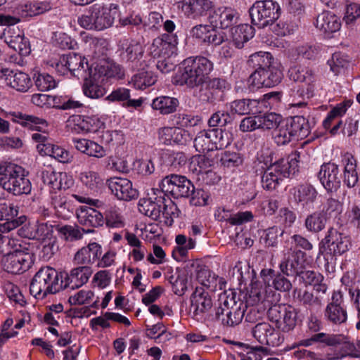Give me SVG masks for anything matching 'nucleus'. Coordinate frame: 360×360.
<instances>
[{"instance_id":"1","label":"nucleus","mask_w":360,"mask_h":360,"mask_svg":"<svg viewBox=\"0 0 360 360\" xmlns=\"http://www.w3.org/2000/svg\"><path fill=\"white\" fill-rule=\"evenodd\" d=\"M117 4L96 2L86 8V13L78 18V24L89 30L102 31L112 27L117 16Z\"/></svg>"},{"instance_id":"2","label":"nucleus","mask_w":360,"mask_h":360,"mask_svg":"<svg viewBox=\"0 0 360 360\" xmlns=\"http://www.w3.org/2000/svg\"><path fill=\"white\" fill-rule=\"evenodd\" d=\"M213 70V63L206 57H188L180 64L176 74V83L189 87L203 84Z\"/></svg>"},{"instance_id":"3","label":"nucleus","mask_w":360,"mask_h":360,"mask_svg":"<svg viewBox=\"0 0 360 360\" xmlns=\"http://www.w3.org/2000/svg\"><path fill=\"white\" fill-rule=\"evenodd\" d=\"M0 186L14 195L28 194L32 186L26 178L25 169L19 165L10 162H0Z\"/></svg>"},{"instance_id":"4","label":"nucleus","mask_w":360,"mask_h":360,"mask_svg":"<svg viewBox=\"0 0 360 360\" xmlns=\"http://www.w3.org/2000/svg\"><path fill=\"white\" fill-rule=\"evenodd\" d=\"M310 133L308 120L303 116H295L282 120L272 132V139L278 146H285L294 139H304Z\"/></svg>"},{"instance_id":"5","label":"nucleus","mask_w":360,"mask_h":360,"mask_svg":"<svg viewBox=\"0 0 360 360\" xmlns=\"http://www.w3.org/2000/svg\"><path fill=\"white\" fill-rule=\"evenodd\" d=\"M63 290L62 280L59 281L58 272L53 268L41 267L34 276L30 291L36 298H44L49 294H55Z\"/></svg>"},{"instance_id":"6","label":"nucleus","mask_w":360,"mask_h":360,"mask_svg":"<svg viewBox=\"0 0 360 360\" xmlns=\"http://www.w3.org/2000/svg\"><path fill=\"white\" fill-rule=\"evenodd\" d=\"M116 68L115 66L110 68L107 65H97L92 73V70L88 72V76L82 77L84 79V84L82 86V91L84 94L92 99H98L103 97L106 94V89L103 86L102 83L105 78H110L115 77V74L112 68Z\"/></svg>"},{"instance_id":"7","label":"nucleus","mask_w":360,"mask_h":360,"mask_svg":"<svg viewBox=\"0 0 360 360\" xmlns=\"http://www.w3.org/2000/svg\"><path fill=\"white\" fill-rule=\"evenodd\" d=\"M273 155L274 153L271 152L266 160H262L261 156L255 162L256 166L263 162L260 169L261 174L264 170L262 176V186L267 191L275 190L283 178L289 176L286 173L285 166L280 165L276 160L273 162Z\"/></svg>"},{"instance_id":"8","label":"nucleus","mask_w":360,"mask_h":360,"mask_svg":"<svg viewBox=\"0 0 360 360\" xmlns=\"http://www.w3.org/2000/svg\"><path fill=\"white\" fill-rule=\"evenodd\" d=\"M60 75H71L77 78L88 76L91 70L84 57L75 53L60 56L59 59L51 65Z\"/></svg>"},{"instance_id":"9","label":"nucleus","mask_w":360,"mask_h":360,"mask_svg":"<svg viewBox=\"0 0 360 360\" xmlns=\"http://www.w3.org/2000/svg\"><path fill=\"white\" fill-rule=\"evenodd\" d=\"M280 5L273 0L256 1L250 8L252 22L259 28L272 25L281 15Z\"/></svg>"},{"instance_id":"10","label":"nucleus","mask_w":360,"mask_h":360,"mask_svg":"<svg viewBox=\"0 0 360 360\" xmlns=\"http://www.w3.org/2000/svg\"><path fill=\"white\" fill-rule=\"evenodd\" d=\"M267 316L269 321L283 332L291 331L297 324V310L289 304H274L269 308Z\"/></svg>"},{"instance_id":"11","label":"nucleus","mask_w":360,"mask_h":360,"mask_svg":"<svg viewBox=\"0 0 360 360\" xmlns=\"http://www.w3.org/2000/svg\"><path fill=\"white\" fill-rule=\"evenodd\" d=\"M306 253L292 247L285 246L282 251L279 269L288 276H300L306 269Z\"/></svg>"},{"instance_id":"12","label":"nucleus","mask_w":360,"mask_h":360,"mask_svg":"<svg viewBox=\"0 0 360 360\" xmlns=\"http://www.w3.org/2000/svg\"><path fill=\"white\" fill-rule=\"evenodd\" d=\"M8 115L11 117V120L13 122H18L22 126L28 127L32 130H36L41 132H36L32 134V139L34 142L37 143V144L46 143V141L49 139L47 136V128L49 124L46 120L19 112H11L7 114V117Z\"/></svg>"},{"instance_id":"13","label":"nucleus","mask_w":360,"mask_h":360,"mask_svg":"<svg viewBox=\"0 0 360 360\" xmlns=\"http://www.w3.org/2000/svg\"><path fill=\"white\" fill-rule=\"evenodd\" d=\"M277 294L269 285L264 284L262 281H252L248 297L246 298V305L253 307L261 303L264 307H270L278 300Z\"/></svg>"},{"instance_id":"14","label":"nucleus","mask_w":360,"mask_h":360,"mask_svg":"<svg viewBox=\"0 0 360 360\" xmlns=\"http://www.w3.org/2000/svg\"><path fill=\"white\" fill-rule=\"evenodd\" d=\"M162 192L169 193L174 198H187L193 191V184L186 176L170 174L162 179L160 184Z\"/></svg>"},{"instance_id":"15","label":"nucleus","mask_w":360,"mask_h":360,"mask_svg":"<svg viewBox=\"0 0 360 360\" xmlns=\"http://www.w3.org/2000/svg\"><path fill=\"white\" fill-rule=\"evenodd\" d=\"M281 71L271 65L264 68L256 69L250 76L248 83L252 89L272 87L282 79Z\"/></svg>"},{"instance_id":"16","label":"nucleus","mask_w":360,"mask_h":360,"mask_svg":"<svg viewBox=\"0 0 360 360\" xmlns=\"http://www.w3.org/2000/svg\"><path fill=\"white\" fill-rule=\"evenodd\" d=\"M343 304V294L340 290L334 291L330 302L325 309V319L335 324L345 323L347 319V313Z\"/></svg>"},{"instance_id":"17","label":"nucleus","mask_w":360,"mask_h":360,"mask_svg":"<svg viewBox=\"0 0 360 360\" xmlns=\"http://www.w3.org/2000/svg\"><path fill=\"white\" fill-rule=\"evenodd\" d=\"M30 255L22 250H15L1 260L3 269L8 273L18 274L25 271L30 266Z\"/></svg>"},{"instance_id":"18","label":"nucleus","mask_w":360,"mask_h":360,"mask_svg":"<svg viewBox=\"0 0 360 360\" xmlns=\"http://www.w3.org/2000/svg\"><path fill=\"white\" fill-rule=\"evenodd\" d=\"M18 214V207L11 202L0 203V220H5L6 222L0 224V231L2 233L10 232L11 231L22 225L27 218L22 215L15 219Z\"/></svg>"},{"instance_id":"19","label":"nucleus","mask_w":360,"mask_h":360,"mask_svg":"<svg viewBox=\"0 0 360 360\" xmlns=\"http://www.w3.org/2000/svg\"><path fill=\"white\" fill-rule=\"evenodd\" d=\"M318 178L328 192L336 191L341 184L338 165L333 162L323 164L318 173Z\"/></svg>"},{"instance_id":"20","label":"nucleus","mask_w":360,"mask_h":360,"mask_svg":"<svg viewBox=\"0 0 360 360\" xmlns=\"http://www.w3.org/2000/svg\"><path fill=\"white\" fill-rule=\"evenodd\" d=\"M176 36L164 34L155 38L150 46V53L154 58H169L176 51Z\"/></svg>"},{"instance_id":"21","label":"nucleus","mask_w":360,"mask_h":360,"mask_svg":"<svg viewBox=\"0 0 360 360\" xmlns=\"http://www.w3.org/2000/svg\"><path fill=\"white\" fill-rule=\"evenodd\" d=\"M324 241L328 253L334 256L346 252L351 245L349 236L333 228L328 231Z\"/></svg>"},{"instance_id":"22","label":"nucleus","mask_w":360,"mask_h":360,"mask_svg":"<svg viewBox=\"0 0 360 360\" xmlns=\"http://www.w3.org/2000/svg\"><path fill=\"white\" fill-rule=\"evenodd\" d=\"M252 333L254 338L262 345L276 347L282 342L279 333L266 322L255 325Z\"/></svg>"},{"instance_id":"23","label":"nucleus","mask_w":360,"mask_h":360,"mask_svg":"<svg viewBox=\"0 0 360 360\" xmlns=\"http://www.w3.org/2000/svg\"><path fill=\"white\" fill-rule=\"evenodd\" d=\"M2 79L6 84L12 89L20 91L27 92L32 86V79L29 75L21 71H14L8 68H4Z\"/></svg>"},{"instance_id":"24","label":"nucleus","mask_w":360,"mask_h":360,"mask_svg":"<svg viewBox=\"0 0 360 360\" xmlns=\"http://www.w3.org/2000/svg\"><path fill=\"white\" fill-rule=\"evenodd\" d=\"M238 18L236 10L231 7H220L210 15L209 20L213 27L226 29L237 23Z\"/></svg>"},{"instance_id":"25","label":"nucleus","mask_w":360,"mask_h":360,"mask_svg":"<svg viewBox=\"0 0 360 360\" xmlns=\"http://www.w3.org/2000/svg\"><path fill=\"white\" fill-rule=\"evenodd\" d=\"M159 140L165 145H186L191 140L188 131L181 127H163L158 131Z\"/></svg>"},{"instance_id":"26","label":"nucleus","mask_w":360,"mask_h":360,"mask_svg":"<svg viewBox=\"0 0 360 360\" xmlns=\"http://www.w3.org/2000/svg\"><path fill=\"white\" fill-rule=\"evenodd\" d=\"M91 274V268L89 266L73 268L69 274H66L64 280L62 279L63 289L74 290L82 287L88 282Z\"/></svg>"},{"instance_id":"27","label":"nucleus","mask_w":360,"mask_h":360,"mask_svg":"<svg viewBox=\"0 0 360 360\" xmlns=\"http://www.w3.org/2000/svg\"><path fill=\"white\" fill-rule=\"evenodd\" d=\"M107 185L119 200L129 201L135 196L132 182L127 179L112 177L107 180Z\"/></svg>"},{"instance_id":"28","label":"nucleus","mask_w":360,"mask_h":360,"mask_svg":"<svg viewBox=\"0 0 360 360\" xmlns=\"http://www.w3.org/2000/svg\"><path fill=\"white\" fill-rule=\"evenodd\" d=\"M177 4L185 15L191 18L206 15L213 6L210 0H179Z\"/></svg>"},{"instance_id":"29","label":"nucleus","mask_w":360,"mask_h":360,"mask_svg":"<svg viewBox=\"0 0 360 360\" xmlns=\"http://www.w3.org/2000/svg\"><path fill=\"white\" fill-rule=\"evenodd\" d=\"M294 201L305 209L313 208V204L316 201L318 192L311 184H302L294 187L291 190Z\"/></svg>"},{"instance_id":"30","label":"nucleus","mask_w":360,"mask_h":360,"mask_svg":"<svg viewBox=\"0 0 360 360\" xmlns=\"http://www.w3.org/2000/svg\"><path fill=\"white\" fill-rule=\"evenodd\" d=\"M79 224L87 228H96L103 225L104 216L101 211L88 206H80L76 211Z\"/></svg>"},{"instance_id":"31","label":"nucleus","mask_w":360,"mask_h":360,"mask_svg":"<svg viewBox=\"0 0 360 360\" xmlns=\"http://www.w3.org/2000/svg\"><path fill=\"white\" fill-rule=\"evenodd\" d=\"M315 26L326 37H330L332 34L340 30L341 20L334 13L329 11H323L318 15Z\"/></svg>"},{"instance_id":"32","label":"nucleus","mask_w":360,"mask_h":360,"mask_svg":"<svg viewBox=\"0 0 360 360\" xmlns=\"http://www.w3.org/2000/svg\"><path fill=\"white\" fill-rule=\"evenodd\" d=\"M264 284L269 285L272 288L281 292H287L292 288L290 281L280 273H276L272 269H263L259 274Z\"/></svg>"},{"instance_id":"33","label":"nucleus","mask_w":360,"mask_h":360,"mask_svg":"<svg viewBox=\"0 0 360 360\" xmlns=\"http://www.w3.org/2000/svg\"><path fill=\"white\" fill-rule=\"evenodd\" d=\"M191 307L196 318L202 316L212 307V300L208 292L201 287H196L191 297Z\"/></svg>"},{"instance_id":"34","label":"nucleus","mask_w":360,"mask_h":360,"mask_svg":"<svg viewBox=\"0 0 360 360\" xmlns=\"http://www.w3.org/2000/svg\"><path fill=\"white\" fill-rule=\"evenodd\" d=\"M101 254V246L97 243H91L79 249L75 253L73 261L76 264L89 266L97 262Z\"/></svg>"},{"instance_id":"35","label":"nucleus","mask_w":360,"mask_h":360,"mask_svg":"<svg viewBox=\"0 0 360 360\" xmlns=\"http://www.w3.org/2000/svg\"><path fill=\"white\" fill-rule=\"evenodd\" d=\"M220 300L222 301L224 307H227V311H231L230 318L235 317V313L233 312L231 309H236V312H240L238 324L241 322L245 311L248 309V306L240 298L238 297L236 292L229 291L225 292L220 295Z\"/></svg>"},{"instance_id":"36","label":"nucleus","mask_w":360,"mask_h":360,"mask_svg":"<svg viewBox=\"0 0 360 360\" xmlns=\"http://www.w3.org/2000/svg\"><path fill=\"white\" fill-rule=\"evenodd\" d=\"M52 8V4L47 1H27L20 5L18 13L22 18H30L43 14Z\"/></svg>"},{"instance_id":"37","label":"nucleus","mask_w":360,"mask_h":360,"mask_svg":"<svg viewBox=\"0 0 360 360\" xmlns=\"http://www.w3.org/2000/svg\"><path fill=\"white\" fill-rule=\"evenodd\" d=\"M342 162L344 164L343 182L348 188H353L359 181L356 160L352 154L347 153L343 156Z\"/></svg>"},{"instance_id":"38","label":"nucleus","mask_w":360,"mask_h":360,"mask_svg":"<svg viewBox=\"0 0 360 360\" xmlns=\"http://www.w3.org/2000/svg\"><path fill=\"white\" fill-rule=\"evenodd\" d=\"M94 120L89 117L75 115L69 117L67 127L70 131L75 134L95 132L96 129L92 124Z\"/></svg>"},{"instance_id":"39","label":"nucleus","mask_w":360,"mask_h":360,"mask_svg":"<svg viewBox=\"0 0 360 360\" xmlns=\"http://www.w3.org/2000/svg\"><path fill=\"white\" fill-rule=\"evenodd\" d=\"M72 142L75 148L82 153L95 158H102L105 155V150L103 146L94 141L86 139H73Z\"/></svg>"},{"instance_id":"40","label":"nucleus","mask_w":360,"mask_h":360,"mask_svg":"<svg viewBox=\"0 0 360 360\" xmlns=\"http://www.w3.org/2000/svg\"><path fill=\"white\" fill-rule=\"evenodd\" d=\"M215 137L212 129L200 131L193 141L195 150L200 153L214 150L217 146L214 143L213 139Z\"/></svg>"},{"instance_id":"41","label":"nucleus","mask_w":360,"mask_h":360,"mask_svg":"<svg viewBox=\"0 0 360 360\" xmlns=\"http://www.w3.org/2000/svg\"><path fill=\"white\" fill-rule=\"evenodd\" d=\"M253 36L254 29L249 25L242 24L232 29L233 42L237 48H242Z\"/></svg>"},{"instance_id":"42","label":"nucleus","mask_w":360,"mask_h":360,"mask_svg":"<svg viewBox=\"0 0 360 360\" xmlns=\"http://www.w3.org/2000/svg\"><path fill=\"white\" fill-rule=\"evenodd\" d=\"M159 202L162 205L161 216L164 219V223L168 226H172L174 223V219L179 217L181 211L178 208L177 205L170 199H160Z\"/></svg>"},{"instance_id":"43","label":"nucleus","mask_w":360,"mask_h":360,"mask_svg":"<svg viewBox=\"0 0 360 360\" xmlns=\"http://www.w3.org/2000/svg\"><path fill=\"white\" fill-rule=\"evenodd\" d=\"M352 103V102L350 100H346L333 108L323 122L324 129L330 130L336 120L346 113Z\"/></svg>"},{"instance_id":"44","label":"nucleus","mask_w":360,"mask_h":360,"mask_svg":"<svg viewBox=\"0 0 360 360\" xmlns=\"http://www.w3.org/2000/svg\"><path fill=\"white\" fill-rule=\"evenodd\" d=\"M58 232L66 241H75L80 240L84 233H91L93 230L89 229L85 231L84 229L79 227L77 225H64L61 226H57Z\"/></svg>"},{"instance_id":"45","label":"nucleus","mask_w":360,"mask_h":360,"mask_svg":"<svg viewBox=\"0 0 360 360\" xmlns=\"http://www.w3.org/2000/svg\"><path fill=\"white\" fill-rule=\"evenodd\" d=\"M179 105V101L173 97L160 96L153 101L152 107L161 114L168 115L174 112Z\"/></svg>"},{"instance_id":"46","label":"nucleus","mask_w":360,"mask_h":360,"mask_svg":"<svg viewBox=\"0 0 360 360\" xmlns=\"http://www.w3.org/2000/svg\"><path fill=\"white\" fill-rule=\"evenodd\" d=\"M161 207L162 205L159 200L155 202L150 199H141L138 204L139 212L154 220H158L161 217Z\"/></svg>"},{"instance_id":"47","label":"nucleus","mask_w":360,"mask_h":360,"mask_svg":"<svg viewBox=\"0 0 360 360\" xmlns=\"http://www.w3.org/2000/svg\"><path fill=\"white\" fill-rule=\"evenodd\" d=\"M213 161L203 155H196L191 158L189 170L195 175H202L212 166Z\"/></svg>"},{"instance_id":"48","label":"nucleus","mask_w":360,"mask_h":360,"mask_svg":"<svg viewBox=\"0 0 360 360\" xmlns=\"http://www.w3.org/2000/svg\"><path fill=\"white\" fill-rule=\"evenodd\" d=\"M326 221L325 214L316 211L307 217L304 226L308 231L318 233L325 228Z\"/></svg>"},{"instance_id":"49","label":"nucleus","mask_w":360,"mask_h":360,"mask_svg":"<svg viewBox=\"0 0 360 360\" xmlns=\"http://www.w3.org/2000/svg\"><path fill=\"white\" fill-rule=\"evenodd\" d=\"M219 306L216 309L215 317L216 319L221 321V323L226 326H234L238 324L239 320V314L240 312H236V309H231L233 312H234L235 317L230 318L231 311H227V307H224L222 301L219 299Z\"/></svg>"},{"instance_id":"50","label":"nucleus","mask_w":360,"mask_h":360,"mask_svg":"<svg viewBox=\"0 0 360 360\" xmlns=\"http://www.w3.org/2000/svg\"><path fill=\"white\" fill-rule=\"evenodd\" d=\"M103 214L104 216V221H106L108 226L119 228L124 226L122 217L120 214L119 208L115 205L108 203Z\"/></svg>"},{"instance_id":"51","label":"nucleus","mask_w":360,"mask_h":360,"mask_svg":"<svg viewBox=\"0 0 360 360\" xmlns=\"http://www.w3.org/2000/svg\"><path fill=\"white\" fill-rule=\"evenodd\" d=\"M82 184L91 191H97L103 184V179L96 172L86 170L79 174Z\"/></svg>"},{"instance_id":"52","label":"nucleus","mask_w":360,"mask_h":360,"mask_svg":"<svg viewBox=\"0 0 360 360\" xmlns=\"http://www.w3.org/2000/svg\"><path fill=\"white\" fill-rule=\"evenodd\" d=\"M156 77L150 70V65L146 64L142 68L138 70L136 73V88L143 89L146 86L154 84Z\"/></svg>"},{"instance_id":"53","label":"nucleus","mask_w":360,"mask_h":360,"mask_svg":"<svg viewBox=\"0 0 360 360\" xmlns=\"http://www.w3.org/2000/svg\"><path fill=\"white\" fill-rule=\"evenodd\" d=\"M35 233H26L25 227L22 226L18 229V234L25 238H37L39 239H44L49 238L53 233V226L48 223H37L35 226Z\"/></svg>"},{"instance_id":"54","label":"nucleus","mask_w":360,"mask_h":360,"mask_svg":"<svg viewBox=\"0 0 360 360\" xmlns=\"http://www.w3.org/2000/svg\"><path fill=\"white\" fill-rule=\"evenodd\" d=\"M51 204L59 217L63 219L69 217L71 212L70 210V205L65 196L56 193L53 194L51 196Z\"/></svg>"},{"instance_id":"55","label":"nucleus","mask_w":360,"mask_h":360,"mask_svg":"<svg viewBox=\"0 0 360 360\" xmlns=\"http://www.w3.org/2000/svg\"><path fill=\"white\" fill-rule=\"evenodd\" d=\"M63 176H65V174L58 173L50 169L43 171L41 177L44 184L53 190H60L65 188L61 181Z\"/></svg>"},{"instance_id":"56","label":"nucleus","mask_w":360,"mask_h":360,"mask_svg":"<svg viewBox=\"0 0 360 360\" xmlns=\"http://www.w3.org/2000/svg\"><path fill=\"white\" fill-rule=\"evenodd\" d=\"M272 56L268 52H257L252 54L248 60L250 67L256 69L264 68L271 65Z\"/></svg>"},{"instance_id":"57","label":"nucleus","mask_w":360,"mask_h":360,"mask_svg":"<svg viewBox=\"0 0 360 360\" xmlns=\"http://www.w3.org/2000/svg\"><path fill=\"white\" fill-rule=\"evenodd\" d=\"M105 168L113 172L127 173L129 171V165L124 158L109 156L105 160Z\"/></svg>"},{"instance_id":"58","label":"nucleus","mask_w":360,"mask_h":360,"mask_svg":"<svg viewBox=\"0 0 360 360\" xmlns=\"http://www.w3.org/2000/svg\"><path fill=\"white\" fill-rule=\"evenodd\" d=\"M8 46L15 51H18L20 56H27L30 53V45L28 39L23 36L17 35L11 38L9 41H6Z\"/></svg>"},{"instance_id":"59","label":"nucleus","mask_w":360,"mask_h":360,"mask_svg":"<svg viewBox=\"0 0 360 360\" xmlns=\"http://www.w3.org/2000/svg\"><path fill=\"white\" fill-rule=\"evenodd\" d=\"M297 25L292 20L291 15L284 17L276 25H275L272 31L278 36H285L294 32Z\"/></svg>"},{"instance_id":"60","label":"nucleus","mask_w":360,"mask_h":360,"mask_svg":"<svg viewBox=\"0 0 360 360\" xmlns=\"http://www.w3.org/2000/svg\"><path fill=\"white\" fill-rule=\"evenodd\" d=\"M259 127L262 130L275 129L282 121V117L275 112L258 116Z\"/></svg>"},{"instance_id":"61","label":"nucleus","mask_w":360,"mask_h":360,"mask_svg":"<svg viewBox=\"0 0 360 360\" xmlns=\"http://www.w3.org/2000/svg\"><path fill=\"white\" fill-rule=\"evenodd\" d=\"M33 79L37 88L41 91L53 89L56 84L53 77L47 73L35 72Z\"/></svg>"},{"instance_id":"62","label":"nucleus","mask_w":360,"mask_h":360,"mask_svg":"<svg viewBox=\"0 0 360 360\" xmlns=\"http://www.w3.org/2000/svg\"><path fill=\"white\" fill-rule=\"evenodd\" d=\"M129 97L130 91L129 89L120 88L112 91V93L105 98V100L110 102L128 100L127 102L124 104V106L135 108V99H129Z\"/></svg>"},{"instance_id":"63","label":"nucleus","mask_w":360,"mask_h":360,"mask_svg":"<svg viewBox=\"0 0 360 360\" xmlns=\"http://www.w3.org/2000/svg\"><path fill=\"white\" fill-rule=\"evenodd\" d=\"M290 76L295 82L305 83L308 85H311L315 80L314 72L307 68L292 69L290 72Z\"/></svg>"},{"instance_id":"64","label":"nucleus","mask_w":360,"mask_h":360,"mask_svg":"<svg viewBox=\"0 0 360 360\" xmlns=\"http://www.w3.org/2000/svg\"><path fill=\"white\" fill-rule=\"evenodd\" d=\"M196 279L200 284L207 288L214 289L216 287L217 277L210 269H201L197 272Z\"/></svg>"}]
</instances>
